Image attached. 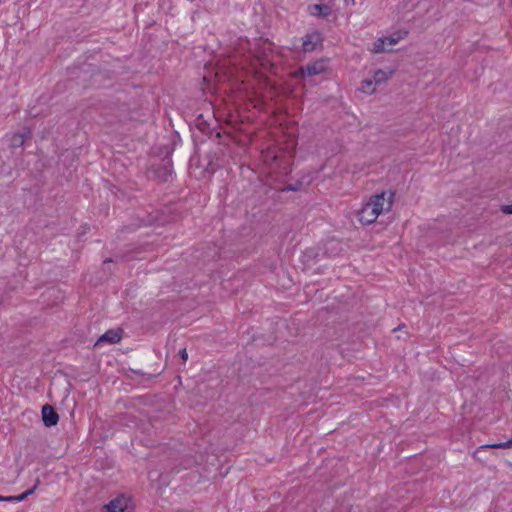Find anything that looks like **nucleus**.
<instances>
[{"label":"nucleus","instance_id":"obj_1","mask_svg":"<svg viewBox=\"0 0 512 512\" xmlns=\"http://www.w3.org/2000/svg\"><path fill=\"white\" fill-rule=\"evenodd\" d=\"M393 197V192L385 191L373 195L358 212L359 221L365 225L372 224L381 212L389 211L391 209Z\"/></svg>","mask_w":512,"mask_h":512},{"label":"nucleus","instance_id":"obj_2","mask_svg":"<svg viewBox=\"0 0 512 512\" xmlns=\"http://www.w3.org/2000/svg\"><path fill=\"white\" fill-rule=\"evenodd\" d=\"M134 504L132 499L120 494L107 504L103 505L101 512H133Z\"/></svg>","mask_w":512,"mask_h":512},{"label":"nucleus","instance_id":"obj_3","mask_svg":"<svg viewBox=\"0 0 512 512\" xmlns=\"http://www.w3.org/2000/svg\"><path fill=\"white\" fill-rule=\"evenodd\" d=\"M172 171V159L171 156L168 154L155 168V174L159 180L166 182L168 178L172 175Z\"/></svg>","mask_w":512,"mask_h":512},{"label":"nucleus","instance_id":"obj_4","mask_svg":"<svg viewBox=\"0 0 512 512\" xmlns=\"http://www.w3.org/2000/svg\"><path fill=\"white\" fill-rule=\"evenodd\" d=\"M42 421L46 427H53L57 425L59 421V415L53 406L45 404L42 406Z\"/></svg>","mask_w":512,"mask_h":512},{"label":"nucleus","instance_id":"obj_5","mask_svg":"<svg viewBox=\"0 0 512 512\" xmlns=\"http://www.w3.org/2000/svg\"><path fill=\"white\" fill-rule=\"evenodd\" d=\"M321 34L318 31L307 33L303 39L302 48L304 52H312L317 45L322 43Z\"/></svg>","mask_w":512,"mask_h":512},{"label":"nucleus","instance_id":"obj_6","mask_svg":"<svg viewBox=\"0 0 512 512\" xmlns=\"http://www.w3.org/2000/svg\"><path fill=\"white\" fill-rule=\"evenodd\" d=\"M324 67L321 62H315L313 64H308L306 66H302L299 68V70L296 72V76H314L318 75L321 72H323Z\"/></svg>","mask_w":512,"mask_h":512},{"label":"nucleus","instance_id":"obj_7","mask_svg":"<svg viewBox=\"0 0 512 512\" xmlns=\"http://www.w3.org/2000/svg\"><path fill=\"white\" fill-rule=\"evenodd\" d=\"M122 337V329H110L106 331L96 342V345L106 342L109 344L118 343Z\"/></svg>","mask_w":512,"mask_h":512},{"label":"nucleus","instance_id":"obj_8","mask_svg":"<svg viewBox=\"0 0 512 512\" xmlns=\"http://www.w3.org/2000/svg\"><path fill=\"white\" fill-rule=\"evenodd\" d=\"M308 10L312 16L322 18L328 17L332 12L331 7L327 4H313L308 7Z\"/></svg>","mask_w":512,"mask_h":512},{"label":"nucleus","instance_id":"obj_9","mask_svg":"<svg viewBox=\"0 0 512 512\" xmlns=\"http://www.w3.org/2000/svg\"><path fill=\"white\" fill-rule=\"evenodd\" d=\"M30 134L31 132L27 128H25L21 133H15L11 138V148H21L24 145L26 138L30 136Z\"/></svg>","mask_w":512,"mask_h":512},{"label":"nucleus","instance_id":"obj_10","mask_svg":"<svg viewBox=\"0 0 512 512\" xmlns=\"http://www.w3.org/2000/svg\"><path fill=\"white\" fill-rule=\"evenodd\" d=\"M487 448H494V449H510L512 448V437L508 439L506 442H500V443H493V444H485L482 445L477 449L475 452V456H477L481 451L487 449Z\"/></svg>","mask_w":512,"mask_h":512},{"label":"nucleus","instance_id":"obj_11","mask_svg":"<svg viewBox=\"0 0 512 512\" xmlns=\"http://www.w3.org/2000/svg\"><path fill=\"white\" fill-rule=\"evenodd\" d=\"M196 127L203 133V134H206V135H209L211 134V129H210V126L209 124L203 119L202 116L198 117L196 119Z\"/></svg>","mask_w":512,"mask_h":512},{"label":"nucleus","instance_id":"obj_12","mask_svg":"<svg viewBox=\"0 0 512 512\" xmlns=\"http://www.w3.org/2000/svg\"><path fill=\"white\" fill-rule=\"evenodd\" d=\"M387 79H388L387 73L381 69L375 71V73L373 74V77H372V80L375 83V85L382 84Z\"/></svg>","mask_w":512,"mask_h":512},{"label":"nucleus","instance_id":"obj_13","mask_svg":"<svg viewBox=\"0 0 512 512\" xmlns=\"http://www.w3.org/2000/svg\"><path fill=\"white\" fill-rule=\"evenodd\" d=\"M374 85L375 83L373 82L372 79H364L361 82L360 90L364 93L372 94L374 92Z\"/></svg>","mask_w":512,"mask_h":512},{"label":"nucleus","instance_id":"obj_14","mask_svg":"<svg viewBox=\"0 0 512 512\" xmlns=\"http://www.w3.org/2000/svg\"><path fill=\"white\" fill-rule=\"evenodd\" d=\"M36 487H37V484H35L33 487L27 489L25 492H23L19 495L13 496L14 502H20V501H23L24 499H26L29 495L34 493Z\"/></svg>","mask_w":512,"mask_h":512},{"label":"nucleus","instance_id":"obj_15","mask_svg":"<svg viewBox=\"0 0 512 512\" xmlns=\"http://www.w3.org/2000/svg\"><path fill=\"white\" fill-rule=\"evenodd\" d=\"M385 45V40H383V38H379L377 41L374 42L373 52L382 53L386 51Z\"/></svg>","mask_w":512,"mask_h":512},{"label":"nucleus","instance_id":"obj_16","mask_svg":"<svg viewBox=\"0 0 512 512\" xmlns=\"http://www.w3.org/2000/svg\"><path fill=\"white\" fill-rule=\"evenodd\" d=\"M302 186V182L297 181L295 184H287L282 188V191H298Z\"/></svg>","mask_w":512,"mask_h":512},{"label":"nucleus","instance_id":"obj_17","mask_svg":"<svg viewBox=\"0 0 512 512\" xmlns=\"http://www.w3.org/2000/svg\"><path fill=\"white\" fill-rule=\"evenodd\" d=\"M500 211L506 215H512V203L508 205H501Z\"/></svg>","mask_w":512,"mask_h":512},{"label":"nucleus","instance_id":"obj_18","mask_svg":"<svg viewBox=\"0 0 512 512\" xmlns=\"http://www.w3.org/2000/svg\"><path fill=\"white\" fill-rule=\"evenodd\" d=\"M383 40H385V44H387L389 47H392L398 42V38L394 37H383Z\"/></svg>","mask_w":512,"mask_h":512},{"label":"nucleus","instance_id":"obj_19","mask_svg":"<svg viewBox=\"0 0 512 512\" xmlns=\"http://www.w3.org/2000/svg\"><path fill=\"white\" fill-rule=\"evenodd\" d=\"M179 356L181 357V359H182L184 362H186V361H187V359H188V353H187V351H186V349H185V348H184V349H181V350L179 351Z\"/></svg>","mask_w":512,"mask_h":512},{"label":"nucleus","instance_id":"obj_20","mask_svg":"<svg viewBox=\"0 0 512 512\" xmlns=\"http://www.w3.org/2000/svg\"><path fill=\"white\" fill-rule=\"evenodd\" d=\"M13 498H14L13 496H4V500L3 501H5V502H14Z\"/></svg>","mask_w":512,"mask_h":512},{"label":"nucleus","instance_id":"obj_21","mask_svg":"<svg viewBox=\"0 0 512 512\" xmlns=\"http://www.w3.org/2000/svg\"><path fill=\"white\" fill-rule=\"evenodd\" d=\"M133 373L137 374V375H144V373L140 370H132Z\"/></svg>","mask_w":512,"mask_h":512},{"label":"nucleus","instance_id":"obj_22","mask_svg":"<svg viewBox=\"0 0 512 512\" xmlns=\"http://www.w3.org/2000/svg\"><path fill=\"white\" fill-rule=\"evenodd\" d=\"M110 262H112V259L108 258V259H106V260L104 261V264H107V263H110Z\"/></svg>","mask_w":512,"mask_h":512},{"label":"nucleus","instance_id":"obj_23","mask_svg":"<svg viewBox=\"0 0 512 512\" xmlns=\"http://www.w3.org/2000/svg\"><path fill=\"white\" fill-rule=\"evenodd\" d=\"M4 500V496L0 495V501Z\"/></svg>","mask_w":512,"mask_h":512},{"label":"nucleus","instance_id":"obj_24","mask_svg":"<svg viewBox=\"0 0 512 512\" xmlns=\"http://www.w3.org/2000/svg\"><path fill=\"white\" fill-rule=\"evenodd\" d=\"M2 304V299L0 298V305Z\"/></svg>","mask_w":512,"mask_h":512}]
</instances>
